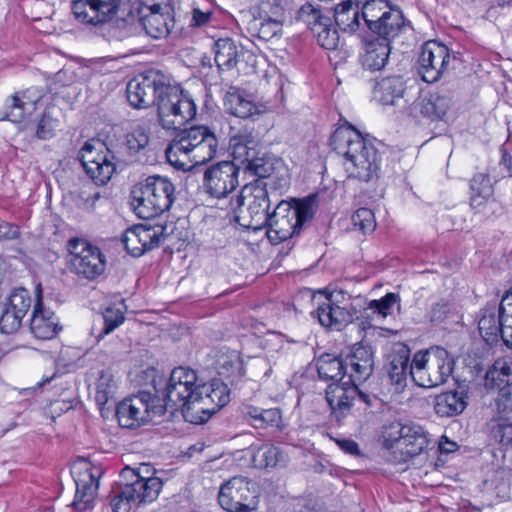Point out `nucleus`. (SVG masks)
Wrapping results in <instances>:
<instances>
[{"label":"nucleus","mask_w":512,"mask_h":512,"mask_svg":"<svg viewBox=\"0 0 512 512\" xmlns=\"http://www.w3.org/2000/svg\"><path fill=\"white\" fill-rule=\"evenodd\" d=\"M251 461L255 468L266 469L284 466L286 464V455L283 451L272 444H263L258 447L252 446Z\"/></svg>","instance_id":"35"},{"label":"nucleus","mask_w":512,"mask_h":512,"mask_svg":"<svg viewBox=\"0 0 512 512\" xmlns=\"http://www.w3.org/2000/svg\"><path fill=\"white\" fill-rule=\"evenodd\" d=\"M428 445L427 434L422 426L414 423L402 424L394 422L385 427L383 446L399 453L398 461L406 462L418 456Z\"/></svg>","instance_id":"8"},{"label":"nucleus","mask_w":512,"mask_h":512,"mask_svg":"<svg viewBox=\"0 0 512 512\" xmlns=\"http://www.w3.org/2000/svg\"><path fill=\"white\" fill-rule=\"evenodd\" d=\"M176 181V178H171L168 176H162V192L165 194V198L167 200V203L165 204V207L162 209V214L165 211H169L173 208L174 203L177 199V192H176V186L177 184L174 182Z\"/></svg>","instance_id":"63"},{"label":"nucleus","mask_w":512,"mask_h":512,"mask_svg":"<svg viewBox=\"0 0 512 512\" xmlns=\"http://www.w3.org/2000/svg\"><path fill=\"white\" fill-rule=\"evenodd\" d=\"M357 310L353 306L340 307L335 304L333 293L325 297V301L320 304L316 310L319 323L335 330H341L347 324L351 323L356 317Z\"/></svg>","instance_id":"22"},{"label":"nucleus","mask_w":512,"mask_h":512,"mask_svg":"<svg viewBox=\"0 0 512 512\" xmlns=\"http://www.w3.org/2000/svg\"><path fill=\"white\" fill-rule=\"evenodd\" d=\"M72 13L79 22L96 27L110 17L92 0H74Z\"/></svg>","instance_id":"38"},{"label":"nucleus","mask_w":512,"mask_h":512,"mask_svg":"<svg viewBox=\"0 0 512 512\" xmlns=\"http://www.w3.org/2000/svg\"><path fill=\"white\" fill-rule=\"evenodd\" d=\"M125 143L130 154H136L149 144V136L144 127L138 126L125 137Z\"/></svg>","instance_id":"57"},{"label":"nucleus","mask_w":512,"mask_h":512,"mask_svg":"<svg viewBox=\"0 0 512 512\" xmlns=\"http://www.w3.org/2000/svg\"><path fill=\"white\" fill-rule=\"evenodd\" d=\"M234 160L244 165V169L259 178L270 177L280 163L272 155L262 152L252 131L242 130L230 139Z\"/></svg>","instance_id":"6"},{"label":"nucleus","mask_w":512,"mask_h":512,"mask_svg":"<svg viewBox=\"0 0 512 512\" xmlns=\"http://www.w3.org/2000/svg\"><path fill=\"white\" fill-rule=\"evenodd\" d=\"M162 129L181 130L196 116V105L179 84L162 81Z\"/></svg>","instance_id":"10"},{"label":"nucleus","mask_w":512,"mask_h":512,"mask_svg":"<svg viewBox=\"0 0 512 512\" xmlns=\"http://www.w3.org/2000/svg\"><path fill=\"white\" fill-rule=\"evenodd\" d=\"M125 249L134 257L141 256L145 251L158 247L160 235L147 225H140L126 230L121 238Z\"/></svg>","instance_id":"25"},{"label":"nucleus","mask_w":512,"mask_h":512,"mask_svg":"<svg viewBox=\"0 0 512 512\" xmlns=\"http://www.w3.org/2000/svg\"><path fill=\"white\" fill-rule=\"evenodd\" d=\"M405 25L402 12L397 8H389L382 12L381 17L368 29L376 35L375 39L391 43V40L402 32Z\"/></svg>","instance_id":"29"},{"label":"nucleus","mask_w":512,"mask_h":512,"mask_svg":"<svg viewBox=\"0 0 512 512\" xmlns=\"http://www.w3.org/2000/svg\"><path fill=\"white\" fill-rule=\"evenodd\" d=\"M398 302V294L387 293L379 300H372L368 305V309H370L373 313H377L379 316L385 318L391 314L394 305H396Z\"/></svg>","instance_id":"59"},{"label":"nucleus","mask_w":512,"mask_h":512,"mask_svg":"<svg viewBox=\"0 0 512 512\" xmlns=\"http://www.w3.org/2000/svg\"><path fill=\"white\" fill-rule=\"evenodd\" d=\"M22 319L17 312L5 306L0 316V331L5 334L16 332L21 326Z\"/></svg>","instance_id":"60"},{"label":"nucleus","mask_w":512,"mask_h":512,"mask_svg":"<svg viewBox=\"0 0 512 512\" xmlns=\"http://www.w3.org/2000/svg\"><path fill=\"white\" fill-rule=\"evenodd\" d=\"M256 428L275 427L281 428L282 416L278 408L262 409Z\"/></svg>","instance_id":"62"},{"label":"nucleus","mask_w":512,"mask_h":512,"mask_svg":"<svg viewBox=\"0 0 512 512\" xmlns=\"http://www.w3.org/2000/svg\"><path fill=\"white\" fill-rule=\"evenodd\" d=\"M42 291L41 284H38L35 289L36 303L30 321V330L36 338L45 340L57 334L58 322L54 313L43 307Z\"/></svg>","instance_id":"23"},{"label":"nucleus","mask_w":512,"mask_h":512,"mask_svg":"<svg viewBox=\"0 0 512 512\" xmlns=\"http://www.w3.org/2000/svg\"><path fill=\"white\" fill-rule=\"evenodd\" d=\"M155 473L150 464L138 470L123 468L107 496L112 512H130L134 506L155 501L160 494V478Z\"/></svg>","instance_id":"1"},{"label":"nucleus","mask_w":512,"mask_h":512,"mask_svg":"<svg viewBox=\"0 0 512 512\" xmlns=\"http://www.w3.org/2000/svg\"><path fill=\"white\" fill-rule=\"evenodd\" d=\"M146 378L150 379V384L154 389V394L150 391H140L138 395L131 398H125L116 407V417L119 425L123 428L134 429L140 427L152 420L158 413V403L156 388V370L151 367L143 372Z\"/></svg>","instance_id":"5"},{"label":"nucleus","mask_w":512,"mask_h":512,"mask_svg":"<svg viewBox=\"0 0 512 512\" xmlns=\"http://www.w3.org/2000/svg\"><path fill=\"white\" fill-rule=\"evenodd\" d=\"M427 359L429 379L432 387L444 384L450 377L454 360L445 348L436 346L423 351Z\"/></svg>","instance_id":"26"},{"label":"nucleus","mask_w":512,"mask_h":512,"mask_svg":"<svg viewBox=\"0 0 512 512\" xmlns=\"http://www.w3.org/2000/svg\"><path fill=\"white\" fill-rule=\"evenodd\" d=\"M479 315L478 329L484 341L489 345L498 343L501 335L499 305L488 303L480 310Z\"/></svg>","instance_id":"31"},{"label":"nucleus","mask_w":512,"mask_h":512,"mask_svg":"<svg viewBox=\"0 0 512 512\" xmlns=\"http://www.w3.org/2000/svg\"><path fill=\"white\" fill-rule=\"evenodd\" d=\"M384 9H389L387 0H367L361 12V17L369 28L381 17Z\"/></svg>","instance_id":"56"},{"label":"nucleus","mask_w":512,"mask_h":512,"mask_svg":"<svg viewBox=\"0 0 512 512\" xmlns=\"http://www.w3.org/2000/svg\"><path fill=\"white\" fill-rule=\"evenodd\" d=\"M452 105V97L448 91H436L413 98L409 116H420L432 121L442 120Z\"/></svg>","instance_id":"19"},{"label":"nucleus","mask_w":512,"mask_h":512,"mask_svg":"<svg viewBox=\"0 0 512 512\" xmlns=\"http://www.w3.org/2000/svg\"><path fill=\"white\" fill-rule=\"evenodd\" d=\"M330 17L332 9L315 6L309 2L302 5L296 13V20L303 22L312 32L323 22L328 23Z\"/></svg>","instance_id":"44"},{"label":"nucleus","mask_w":512,"mask_h":512,"mask_svg":"<svg viewBox=\"0 0 512 512\" xmlns=\"http://www.w3.org/2000/svg\"><path fill=\"white\" fill-rule=\"evenodd\" d=\"M230 401L228 384L220 379L196 387V397L192 405L184 410V421L203 424Z\"/></svg>","instance_id":"9"},{"label":"nucleus","mask_w":512,"mask_h":512,"mask_svg":"<svg viewBox=\"0 0 512 512\" xmlns=\"http://www.w3.org/2000/svg\"><path fill=\"white\" fill-rule=\"evenodd\" d=\"M214 134L213 131L204 125L183 129L178 135V138L174 139L172 151H184V155H190L194 148L206 141L208 135ZM169 151L171 152V149Z\"/></svg>","instance_id":"37"},{"label":"nucleus","mask_w":512,"mask_h":512,"mask_svg":"<svg viewBox=\"0 0 512 512\" xmlns=\"http://www.w3.org/2000/svg\"><path fill=\"white\" fill-rule=\"evenodd\" d=\"M501 315V332L512 328V288L506 291L499 303Z\"/></svg>","instance_id":"61"},{"label":"nucleus","mask_w":512,"mask_h":512,"mask_svg":"<svg viewBox=\"0 0 512 512\" xmlns=\"http://www.w3.org/2000/svg\"><path fill=\"white\" fill-rule=\"evenodd\" d=\"M123 321L124 316L118 309L108 308L98 317L97 322L92 327L91 334L99 342L105 335L122 324Z\"/></svg>","instance_id":"46"},{"label":"nucleus","mask_w":512,"mask_h":512,"mask_svg":"<svg viewBox=\"0 0 512 512\" xmlns=\"http://www.w3.org/2000/svg\"><path fill=\"white\" fill-rule=\"evenodd\" d=\"M274 16H253L247 23V30L253 37L269 41L282 32L284 13L282 8H277Z\"/></svg>","instance_id":"30"},{"label":"nucleus","mask_w":512,"mask_h":512,"mask_svg":"<svg viewBox=\"0 0 512 512\" xmlns=\"http://www.w3.org/2000/svg\"><path fill=\"white\" fill-rule=\"evenodd\" d=\"M240 168L234 162L221 161L206 168L203 187L214 198H225L239 185Z\"/></svg>","instance_id":"15"},{"label":"nucleus","mask_w":512,"mask_h":512,"mask_svg":"<svg viewBox=\"0 0 512 512\" xmlns=\"http://www.w3.org/2000/svg\"><path fill=\"white\" fill-rule=\"evenodd\" d=\"M467 398L463 389L441 393L434 399V411L440 417L459 415L467 406Z\"/></svg>","instance_id":"32"},{"label":"nucleus","mask_w":512,"mask_h":512,"mask_svg":"<svg viewBox=\"0 0 512 512\" xmlns=\"http://www.w3.org/2000/svg\"><path fill=\"white\" fill-rule=\"evenodd\" d=\"M115 383L113 375L108 370L100 372L96 382L95 400L99 406H104L114 397Z\"/></svg>","instance_id":"51"},{"label":"nucleus","mask_w":512,"mask_h":512,"mask_svg":"<svg viewBox=\"0 0 512 512\" xmlns=\"http://www.w3.org/2000/svg\"><path fill=\"white\" fill-rule=\"evenodd\" d=\"M31 303L32 300L29 291L25 288H16L9 296L8 302L5 306L11 309V311L17 312L24 318L31 307Z\"/></svg>","instance_id":"54"},{"label":"nucleus","mask_w":512,"mask_h":512,"mask_svg":"<svg viewBox=\"0 0 512 512\" xmlns=\"http://www.w3.org/2000/svg\"><path fill=\"white\" fill-rule=\"evenodd\" d=\"M486 426L492 439L505 449H512V419H490Z\"/></svg>","instance_id":"47"},{"label":"nucleus","mask_w":512,"mask_h":512,"mask_svg":"<svg viewBox=\"0 0 512 512\" xmlns=\"http://www.w3.org/2000/svg\"><path fill=\"white\" fill-rule=\"evenodd\" d=\"M109 17V20L103 21L98 28L101 35L109 42L123 41L133 33L135 16L129 12L127 17Z\"/></svg>","instance_id":"34"},{"label":"nucleus","mask_w":512,"mask_h":512,"mask_svg":"<svg viewBox=\"0 0 512 512\" xmlns=\"http://www.w3.org/2000/svg\"><path fill=\"white\" fill-rule=\"evenodd\" d=\"M196 372L184 366L174 368L162 390V416L165 421L184 419V410L192 405L196 397Z\"/></svg>","instance_id":"4"},{"label":"nucleus","mask_w":512,"mask_h":512,"mask_svg":"<svg viewBox=\"0 0 512 512\" xmlns=\"http://www.w3.org/2000/svg\"><path fill=\"white\" fill-rule=\"evenodd\" d=\"M391 51L390 43L385 40L371 39L365 44V54L362 65L371 71H378L385 67Z\"/></svg>","instance_id":"33"},{"label":"nucleus","mask_w":512,"mask_h":512,"mask_svg":"<svg viewBox=\"0 0 512 512\" xmlns=\"http://www.w3.org/2000/svg\"><path fill=\"white\" fill-rule=\"evenodd\" d=\"M316 36L318 44L327 50H334L337 48L339 43V34L336 28L332 25V17L329 18V22H323L318 25L313 31Z\"/></svg>","instance_id":"52"},{"label":"nucleus","mask_w":512,"mask_h":512,"mask_svg":"<svg viewBox=\"0 0 512 512\" xmlns=\"http://www.w3.org/2000/svg\"><path fill=\"white\" fill-rule=\"evenodd\" d=\"M336 25L344 32L353 33L360 27V14L358 5H354L351 0L343 1L332 9Z\"/></svg>","instance_id":"40"},{"label":"nucleus","mask_w":512,"mask_h":512,"mask_svg":"<svg viewBox=\"0 0 512 512\" xmlns=\"http://www.w3.org/2000/svg\"><path fill=\"white\" fill-rule=\"evenodd\" d=\"M224 105L231 115L242 119L253 118L265 111V106L256 102L252 94L236 87L226 93Z\"/></svg>","instance_id":"24"},{"label":"nucleus","mask_w":512,"mask_h":512,"mask_svg":"<svg viewBox=\"0 0 512 512\" xmlns=\"http://www.w3.org/2000/svg\"><path fill=\"white\" fill-rule=\"evenodd\" d=\"M270 200L268 193L265 189H257L253 194V200L248 206V213L251 217L248 227L257 229L261 226H266L269 213Z\"/></svg>","instance_id":"41"},{"label":"nucleus","mask_w":512,"mask_h":512,"mask_svg":"<svg viewBox=\"0 0 512 512\" xmlns=\"http://www.w3.org/2000/svg\"><path fill=\"white\" fill-rule=\"evenodd\" d=\"M76 494L72 503L75 510L86 512L94 505L99 479L102 475L100 467L93 466L90 462L80 459L73 468Z\"/></svg>","instance_id":"12"},{"label":"nucleus","mask_w":512,"mask_h":512,"mask_svg":"<svg viewBox=\"0 0 512 512\" xmlns=\"http://www.w3.org/2000/svg\"><path fill=\"white\" fill-rule=\"evenodd\" d=\"M347 379L352 384L365 382L374 369L373 351L370 346L357 344L345 358Z\"/></svg>","instance_id":"20"},{"label":"nucleus","mask_w":512,"mask_h":512,"mask_svg":"<svg viewBox=\"0 0 512 512\" xmlns=\"http://www.w3.org/2000/svg\"><path fill=\"white\" fill-rule=\"evenodd\" d=\"M217 373L227 379L231 385L236 384L245 373L243 362L235 353L223 355L218 359Z\"/></svg>","instance_id":"45"},{"label":"nucleus","mask_w":512,"mask_h":512,"mask_svg":"<svg viewBox=\"0 0 512 512\" xmlns=\"http://www.w3.org/2000/svg\"><path fill=\"white\" fill-rule=\"evenodd\" d=\"M330 146L345 157V169L350 178L369 182L378 177L380 155L373 144L353 127L338 128L330 139Z\"/></svg>","instance_id":"2"},{"label":"nucleus","mask_w":512,"mask_h":512,"mask_svg":"<svg viewBox=\"0 0 512 512\" xmlns=\"http://www.w3.org/2000/svg\"><path fill=\"white\" fill-rule=\"evenodd\" d=\"M251 482L243 476H235L224 482L219 489L218 502L228 512L254 510L257 502Z\"/></svg>","instance_id":"14"},{"label":"nucleus","mask_w":512,"mask_h":512,"mask_svg":"<svg viewBox=\"0 0 512 512\" xmlns=\"http://www.w3.org/2000/svg\"><path fill=\"white\" fill-rule=\"evenodd\" d=\"M174 146V139L165 149V158L167 164L174 168L177 171L187 172L193 168V165L190 164L189 156L184 155V151H172L170 153V149Z\"/></svg>","instance_id":"58"},{"label":"nucleus","mask_w":512,"mask_h":512,"mask_svg":"<svg viewBox=\"0 0 512 512\" xmlns=\"http://www.w3.org/2000/svg\"><path fill=\"white\" fill-rule=\"evenodd\" d=\"M58 126L59 120L55 116V109L48 108L43 112L42 117L37 124L35 135L41 140L51 139L54 137Z\"/></svg>","instance_id":"53"},{"label":"nucleus","mask_w":512,"mask_h":512,"mask_svg":"<svg viewBox=\"0 0 512 512\" xmlns=\"http://www.w3.org/2000/svg\"><path fill=\"white\" fill-rule=\"evenodd\" d=\"M218 139L216 135H208L206 141L194 148L189 156L190 163L193 162L194 166L203 165L211 161L217 152Z\"/></svg>","instance_id":"48"},{"label":"nucleus","mask_w":512,"mask_h":512,"mask_svg":"<svg viewBox=\"0 0 512 512\" xmlns=\"http://www.w3.org/2000/svg\"><path fill=\"white\" fill-rule=\"evenodd\" d=\"M409 375L416 385L424 388H432L429 379L427 359H425L423 351H418L414 354L410 364Z\"/></svg>","instance_id":"49"},{"label":"nucleus","mask_w":512,"mask_h":512,"mask_svg":"<svg viewBox=\"0 0 512 512\" xmlns=\"http://www.w3.org/2000/svg\"><path fill=\"white\" fill-rule=\"evenodd\" d=\"M470 205L479 209L493 195L494 189L489 174L478 173L470 180Z\"/></svg>","instance_id":"43"},{"label":"nucleus","mask_w":512,"mask_h":512,"mask_svg":"<svg viewBox=\"0 0 512 512\" xmlns=\"http://www.w3.org/2000/svg\"><path fill=\"white\" fill-rule=\"evenodd\" d=\"M415 94L416 91L408 88L403 77L399 75L382 78L376 82L373 89L374 99L377 102L394 106L398 112L406 115L409 114Z\"/></svg>","instance_id":"13"},{"label":"nucleus","mask_w":512,"mask_h":512,"mask_svg":"<svg viewBox=\"0 0 512 512\" xmlns=\"http://www.w3.org/2000/svg\"><path fill=\"white\" fill-rule=\"evenodd\" d=\"M355 230L362 234L372 233L376 228L374 213L368 208H359L351 217Z\"/></svg>","instance_id":"55"},{"label":"nucleus","mask_w":512,"mask_h":512,"mask_svg":"<svg viewBox=\"0 0 512 512\" xmlns=\"http://www.w3.org/2000/svg\"><path fill=\"white\" fill-rule=\"evenodd\" d=\"M213 50L215 53L214 61L220 71L234 68L240 56L247 55L248 59L254 58L250 51L245 50L242 45L231 38L218 39L214 42Z\"/></svg>","instance_id":"28"},{"label":"nucleus","mask_w":512,"mask_h":512,"mask_svg":"<svg viewBox=\"0 0 512 512\" xmlns=\"http://www.w3.org/2000/svg\"><path fill=\"white\" fill-rule=\"evenodd\" d=\"M512 384V357L504 356L496 359L485 375V387L499 389Z\"/></svg>","instance_id":"36"},{"label":"nucleus","mask_w":512,"mask_h":512,"mask_svg":"<svg viewBox=\"0 0 512 512\" xmlns=\"http://www.w3.org/2000/svg\"><path fill=\"white\" fill-rule=\"evenodd\" d=\"M162 19L167 36L177 38L181 35L183 26L180 23V14L176 12L173 0H162Z\"/></svg>","instance_id":"50"},{"label":"nucleus","mask_w":512,"mask_h":512,"mask_svg":"<svg viewBox=\"0 0 512 512\" xmlns=\"http://www.w3.org/2000/svg\"><path fill=\"white\" fill-rule=\"evenodd\" d=\"M359 394L358 384L348 380L341 383H331L326 389V400L332 415L340 422L350 411L353 401Z\"/></svg>","instance_id":"21"},{"label":"nucleus","mask_w":512,"mask_h":512,"mask_svg":"<svg viewBox=\"0 0 512 512\" xmlns=\"http://www.w3.org/2000/svg\"><path fill=\"white\" fill-rule=\"evenodd\" d=\"M451 311V304L448 301L441 300L435 303L429 312V320L437 325L445 321Z\"/></svg>","instance_id":"64"},{"label":"nucleus","mask_w":512,"mask_h":512,"mask_svg":"<svg viewBox=\"0 0 512 512\" xmlns=\"http://www.w3.org/2000/svg\"><path fill=\"white\" fill-rule=\"evenodd\" d=\"M410 350L407 345L397 344L387 357L386 372L392 384L404 388L410 370Z\"/></svg>","instance_id":"27"},{"label":"nucleus","mask_w":512,"mask_h":512,"mask_svg":"<svg viewBox=\"0 0 512 512\" xmlns=\"http://www.w3.org/2000/svg\"><path fill=\"white\" fill-rule=\"evenodd\" d=\"M78 159L89 178L96 185H105L116 171L115 156L100 141H87L78 153Z\"/></svg>","instance_id":"11"},{"label":"nucleus","mask_w":512,"mask_h":512,"mask_svg":"<svg viewBox=\"0 0 512 512\" xmlns=\"http://www.w3.org/2000/svg\"><path fill=\"white\" fill-rule=\"evenodd\" d=\"M43 95H31V91L27 90L21 96L15 95L11 97V103L8 106L9 111L6 118L12 122H21L26 115H30L36 109V104L41 100Z\"/></svg>","instance_id":"39"},{"label":"nucleus","mask_w":512,"mask_h":512,"mask_svg":"<svg viewBox=\"0 0 512 512\" xmlns=\"http://www.w3.org/2000/svg\"><path fill=\"white\" fill-rule=\"evenodd\" d=\"M67 268L79 279L93 281L106 269V257L100 248L83 238L73 237L67 241Z\"/></svg>","instance_id":"7"},{"label":"nucleus","mask_w":512,"mask_h":512,"mask_svg":"<svg viewBox=\"0 0 512 512\" xmlns=\"http://www.w3.org/2000/svg\"><path fill=\"white\" fill-rule=\"evenodd\" d=\"M317 208V195L312 194L291 202L282 200L275 207L266 224V235L273 244L298 236L305 224L312 220Z\"/></svg>","instance_id":"3"},{"label":"nucleus","mask_w":512,"mask_h":512,"mask_svg":"<svg viewBox=\"0 0 512 512\" xmlns=\"http://www.w3.org/2000/svg\"><path fill=\"white\" fill-rule=\"evenodd\" d=\"M160 86V74L150 70L132 78L126 86L129 104L136 109L156 105L157 116L160 118V104L157 102V91Z\"/></svg>","instance_id":"16"},{"label":"nucleus","mask_w":512,"mask_h":512,"mask_svg":"<svg viewBox=\"0 0 512 512\" xmlns=\"http://www.w3.org/2000/svg\"><path fill=\"white\" fill-rule=\"evenodd\" d=\"M450 60L449 49L436 41L423 44L418 58V74L427 83L438 81Z\"/></svg>","instance_id":"17"},{"label":"nucleus","mask_w":512,"mask_h":512,"mask_svg":"<svg viewBox=\"0 0 512 512\" xmlns=\"http://www.w3.org/2000/svg\"><path fill=\"white\" fill-rule=\"evenodd\" d=\"M160 176H150L144 184L135 185L130 193V205L135 214L142 219H155L160 215V206L156 194V182Z\"/></svg>","instance_id":"18"},{"label":"nucleus","mask_w":512,"mask_h":512,"mask_svg":"<svg viewBox=\"0 0 512 512\" xmlns=\"http://www.w3.org/2000/svg\"><path fill=\"white\" fill-rule=\"evenodd\" d=\"M317 372L321 379L331 380L332 383L346 381L347 372L345 361L341 357H334L329 354L322 356L317 364Z\"/></svg>","instance_id":"42"}]
</instances>
